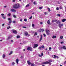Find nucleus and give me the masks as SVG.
<instances>
[{
	"instance_id": "f257e3e1",
	"label": "nucleus",
	"mask_w": 66,
	"mask_h": 66,
	"mask_svg": "<svg viewBox=\"0 0 66 66\" xmlns=\"http://www.w3.org/2000/svg\"><path fill=\"white\" fill-rule=\"evenodd\" d=\"M19 7V4H18L15 5L13 7L14 9H18Z\"/></svg>"
},
{
	"instance_id": "f03ea898",
	"label": "nucleus",
	"mask_w": 66,
	"mask_h": 66,
	"mask_svg": "<svg viewBox=\"0 0 66 66\" xmlns=\"http://www.w3.org/2000/svg\"><path fill=\"white\" fill-rule=\"evenodd\" d=\"M62 49H63L64 50H66V47L65 46H62L61 47L59 48V49L60 50H61Z\"/></svg>"
},
{
	"instance_id": "7ed1b4c3",
	"label": "nucleus",
	"mask_w": 66,
	"mask_h": 66,
	"mask_svg": "<svg viewBox=\"0 0 66 66\" xmlns=\"http://www.w3.org/2000/svg\"><path fill=\"white\" fill-rule=\"evenodd\" d=\"M55 21H56V23H57V24H58V23H59V24L60 25H61V26H63V25H64V24H60V21H57L56 20Z\"/></svg>"
},
{
	"instance_id": "20e7f679",
	"label": "nucleus",
	"mask_w": 66,
	"mask_h": 66,
	"mask_svg": "<svg viewBox=\"0 0 66 66\" xmlns=\"http://www.w3.org/2000/svg\"><path fill=\"white\" fill-rule=\"evenodd\" d=\"M27 63L28 65H30V64H31V66H34V64L32 63H32L30 62V61H27Z\"/></svg>"
},
{
	"instance_id": "39448f33",
	"label": "nucleus",
	"mask_w": 66,
	"mask_h": 66,
	"mask_svg": "<svg viewBox=\"0 0 66 66\" xmlns=\"http://www.w3.org/2000/svg\"><path fill=\"white\" fill-rule=\"evenodd\" d=\"M27 50H30V51H32V48L30 47H28L27 48Z\"/></svg>"
},
{
	"instance_id": "423d86ee",
	"label": "nucleus",
	"mask_w": 66,
	"mask_h": 66,
	"mask_svg": "<svg viewBox=\"0 0 66 66\" xmlns=\"http://www.w3.org/2000/svg\"><path fill=\"white\" fill-rule=\"evenodd\" d=\"M51 64V63L50 62H49L48 61H46L45 62H43L42 63V64Z\"/></svg>"
},
{
	"instance_id": "0eeeda50",
	"label": "nucleus",
	"mask_w": 66,
	"mask_h": 66,
	"mask_svg": "<svg viewBox=\"0 0 66 66\" xmlns=\"http://www.w3.org/2000/svg\"><path fill=\"white\" fill-rule=\"evenodd\" d=\"M46 31L47 35H49L50 34V33H49L50 31L49 30H46Z\"/></svg>"
},
{
	"instance_id": "6e6552de",
	"label": "nucleus",
	"mask_w": 66,
	"mask_h": 66,
	"mask_svg": "<svg viewBox=\"0 0 66 66\" xmlns=\"http://www.w3.org/2000/svg\"><path fill=\"white\" fill-rule=\"evenodd\" d=\"M12 32L13 33H14L15 34H17V32L15 30H12Z\"/></svg>"
},
{
	"instance_id": "1a4fd4ad",
	"label": "nucleus",
	"mask_w": 66,
	"mask_h": 66,
	"mask_svg": "<svg viewBox=\"0 0 66 66\" xmlns=\"http://www.w3.org/2000/svg\"><path fill=\"white\" fill-rule=\"evenodd\" d=\"M34 46L33 47V48L35 49V48H36L37 47H38V44H34Z\"/></svg>"
},
{
	"instance_id": "9d476101",
	"label": "nucleus",
	"mask_w": 66,
	"mask_h": 66,
	"mask_svg": "<svg viewBox=\"0 0 66 66\" xmlns=\"http://www.w3.org/2000/svg\"><path fill=\"white\" fill-rule=\"evenodd\" d=\"M52 56L53 57H54V58H57V59H58L59 58L58 56H55L54 55H53Z\"/></svg>"
},
{
	"instance_id": "9b49d317",
	"label": "nucleus",
	"mask_w": 66,
	"mask_h": 66,
	"mask_svg": "<svg viewBox=\"0 0 66 66\" xmlns=\"http://www.w3.org/2000/svg\"><path fill=\"white\" fill-rule=\"evenodd\" d=\"M11 11L12 12H16V10H15L11 9Z\"/></svg>"
},
{
	"instance_id": "f8f14e48",
	"label": "nucleus",
	"mask_w": 66,
	"mask_h": 66,
	"mask_svg": "<svg viewBox=\"0 0 66 66\" xmlns=\"http://www.w3.org/2000/svg\"><path fill=\"white\" fill-rule=\"evenodd\" d=\"M42 39H43V36L42 35H41L40 36V38L39 41V42H41V40H42Z\"/></svg>"
},
{
	"instance_id": "ddd939ff",
	"label": "nucleus",
	"mask_w": 66,
	"mask_h": 66,
	"mask_svg": "<svg viewBox=\"0 0 66 66\" xmlns=\"http://www.w3.org/2000/svg\"><path fill=\"white\" fill-rule=\"evenodd\" d=\"M43 54H43V53H42L41 55H39L38 56H39L40 57H41L43 56Z\"/></svg>"
},
{
	"instance_id": "4468645a",
	"label": "nucleus",
	"mask_w": 66,
	"mask_h": 66,
	"mask_svg": "<svg viewBox=\"0 0 66 66\" xmlns=\"http://www.w3.org/2000/svg\"><path fill=\"white\" fill-rule=\"evenodd\" d=\"M25 35L27 36V35H28V36H30V35H29L28 34V33L27 32H26L25 33Z\"/></svg>"
},
{
	"instance_id": "2eb2a0df",
	"label": "nucleus",
	"mask_w": 66,
	"mask_h": 66,
	"mask_svg": "<svg viewBox=\"0 0 66 66\" xmlns=\"http://www.w3.org/2000/svg\"><path fill=\"white\" fill-rule=\"evenodd\" d=\"M18 62H19V60L18 59H17L16 60V62L17 64H18Z\"/></svg>"
},
{
	"instance_id": "dca6fc26",
	"label": "nucleus",
	"mask_w": 66,
	"mask_h": 66,
	"mask_svg": "<svg viewBox=\"0 0 66 66\" xmlns=\"http://www.w3.org/2000/svg\"><path fill=\"white\" fill-rule=\"evenodd\" d=\"M62 21V22H65L66 21V19H63Z\"/></svg>"
},
{
	"instance_id": "f3484780",
	"label": "nucleus",
	"mask_w": 66,
	"mask_h": 66,
	"mask_svg": "<svg viewBox=\"0 0 66 66\" xmlns=\"http://www.w3.org/2000/svg\"><path fill=\"white\" fill-rule=\"evenodd\" d=\"M56 36L54 35L52 37V38H56Z\"/></svg>"
},
{
	"instance_id": "a211bd4d",
	"label": "nucleus",
	"mask_w": 66,
	"mask_h": 66,
	"mask_svg": "<svg viewBox=\"0 0 66 66\" xmlns=\"http://www.w3.org/2000/svg\"><path fill=\"white\" fill-rule=\"evenodd\" d=\"M11 37H12V36H10V37H9L7 39V40H9V39L10 38H11Z\"/></svg>"
},
{
	"instance_id": "6ab92c4d",
	"label": "nucleus",
	"mask_w": 66,
	"mask_h": 66,
	"mask_svg": "<svg viewBox=\"0 0 66 66\" xmlns=\"http://www.w3.org/2000/svg\"><path fill=\"white\" fill-rule=\"evenodd\" d=\"M7 15L8 16H9H9H11V14L10 13H9L8 14H7Z\"/></svg>"
},
{
	"instance_id": "aec40b11",
	"label": "nucleus",
	"mask_w": 66,
	"mask_h": 66,
	"mask_svg": "<svg viewBox=\"0 0 66 66\" xmlns=\"http://www.w3.org/2000/svg\"><path fill=\"white\" fill-rule=\"evenodd\" d=\"M34 4H35V5H36L37 4V3H36V2H34Z\"/></svg>"
},
{
	"instance_id": "412c9836",
	"label": "nucleus",
	"mask_w": 66,
	"mask_h": 66,
	"mask_svg": "<svg viewBox=\"0 0 66 66\" xmlns=\"http://www.w3.org/2000/svg\"><path fill=\"white\" fill-rule=\"evenodd\" d=\"M47 23L48 24H50V21H49V20H48V21H47Z\"/></svg>"
},
{
	"instance_id": "4be33fe9",
	"label": "nucleus",
	"mask_w": 66,
	"mask_h": 66,
	"mask_svg": "<svg viewBox=\"0 0 66 66\" xmlns=\"http://www.w3.org/2000/svg\"><path fill=\"white\" fill-rule=\"evenodd\" d=\"M42 9H43V7H40L39 8V10H42Z\"/></svg>"
},
{
	"instance_id": "5701e85b",
	"label": "nucleus",
	"mask_w": 66,
	"mask_h": 66,
	"mask_svg": "<svg viewBox=\"0 0 66 66\" xmlns=\"http://www.w3.org/2000/svg\"><path fill=\"white\" fill-rule=\"evenodd\" d=\"M44 14L45 15H48V13H47V12H45L44 13Z\"/></svg>"
},
{
	"instance_id": "b1692460",
	"label": "nucleus",
	"mask_w": 66,
	"mask_h": 66,
	"mask_svg": "<svg viewBox=\"0 0 66 66\" xmlns=\"http://www.w3.org/2000/svg\"><path fill=\"white\" fill-rule=\"evenodd\" d=\"M48 9V12H50V11H51V10H50V9L49 8H47Z\"/></svg>"
},
{
	"instance_id": "393cba45",
	"label": "nucleus",
	"mask_w": 66,
	"mask_h": 66,
	"mask_svg": "<svg viewBox=\"0 0 66 66\" xmlns=\"http://www.w3.org/2000/svg\"><path fill=\"white\" fill-rule=\"evenodd\" d=\"M63 36H60V39H63Z\"/></svg>"
},
{
	"instance_id": "a878e982",
	"label": "nucleus",
	"mask_w": 66,
	"mask_h": 66,
	"mask_svg": "<svg viewBox=\"0 0 66 66\" xmlns=\"http://www.w3.org/2000/svg\"><path fill=\"white\" fill-rule=\"evenodd\" d=\"M12 53H13V51H11L10 53L9 54V55H11V54Z\"/></svg>"
},
{
	"instance_id": "bb28decb",
	"label": "nucleus",
	"mask_w": 66,
	"mask_h": 66,
	"mask_svg": "<svg viewBox=\"0 0 66 66\" xmlns=\"http://www.w3.org/2000/svg\"><path fill=\"white\" fill-rule=\"evenodd\" d=\"M2 18H3V19H5L6 18L5 17L3 16H2Z\"/></svg>"
},
{
	"instance_id": "cd10ccee",
	"label": "nucleus",
	"mask_w": 66,
	"mask_h": 66,
	"mask_svg": "<svg viewBox=\"0 0 66 66\" xmlns=\"http://www.w3.org/2000/svg\"><path fill=\"white\" fill-rule=\"evenodd\" d=\"M5 55L3 54V58H4L5 57Z\"/></svg>"
},
{
	"instance_id": "c85d7f7f",
	"label": "nucleus",
	"mask_w": 66,
	"mask_h": 66,
	"mask_svg": "<svg viewBox=\"0 0 66 66\" xmlns=\"http://www.w3.org/2000/svg\"><path fill=\"white\" fill-rule=\"evenodd\" d=\"M30 6V5L29 4H28L26 6V7H28V6Z\"/></svg>"
},
{
	"instance_id": "c756f323",
	"label": "nucleus",
	"mask_w": 66,
	"mask_h": 66,
	"mask_svg": "<svg viewBox=\"0 0 66 66\" xmlns=\"http://www.w3.org/2000/svg\"><path fill=\"white\" fill-rule=\"evenodd\" d=\"M12 22V20H11L10 21H9V23H11Z\"/></svg>"
},
{
	"instance_id": "7c9ffc66",
	"label": "nucleus",
	"mask_w": 66,
	"mask_h": 66,
	"mask_svg": "<svg viewBox=\"0 0 66 66\" xmlns=\"http://www.w3.org/2000/svg\"><path fill=\"white\" fill-rule=\"evenodd\" d=\"M13 16L14 18H16V15H13Z\"/></svg>"
},
{
	"instance_id": "2f4dec72",
	"label": "nucleus",
	"mask_w": 66,
	"mask_h": 66,
	"mask_svg": "<svg viewBox=\"0 0 66 66\" xmlns=\"http://www.w3.org/2000/svg\"><path fill=\"white\" fill-rule=\"evenodd\" d=\"M8 20H11V18H8L7 19Z\"/></svg>"
},
{
	"instance_id": "473e14b6",
	"label": "nucleus",
	"mask_w": 66,
	"mask_h": 66,
	"mask_svg": "<svg viewBox=\"0 0 66 66\" xmlns=\"http://www.w3.org/2000/svg\"><path fill=\"white\" fill-rule=\"evenodd\" d=\"M41 30L42 32H44V29H42Z\"/></svg>"
},
{
	"instance_id": "72a5a7b5",
	"label": "nucleus",
	"mask_w": 66,
	"mask_h": 66,
	"mask_svg": "<svg viewBox=\"0 0 66 66\" xmlns=\"http://www.w3.org/2000/svg\"><path fill=\"white\" fill-rule=\"evenodd\" d=\"M15 64V63L14 62H12V65H14Z\"/></svg>"
},
{
	"instance_id": "f704fd0d",
	"label": "nucleus",
	"mask_w": 66,
	"mask_h": 66,
	"mask_svg": "<svg viewBox=\"0 0 66 66\" xmlns=\"http://www.w3.org/2000/svg\"><path fill=\"white\" fill-rule=\"evenodd\" d=\"M37 32L35 33V35H37Z\"/></svg>"
},
{
	"instance_id": "c9c22d12",
	"label": "nucleus",
	"mask_w": 66,
	"mask_h": 66,
	"mask_svg": "<svg viewBox=\"0 0 66 66\" xmlns=\"http://www.w3.org/2000/svg\"><path fill=\"white\" fill-rule=\"evenodd\" d=\"M19 37H20V36H17V38H19Z\"/></svg>"
},
{
	"instance_id": "e433bc0d",
	"label": "nucleus",
	"mask_w": 66,
	"mask_h": 66,
	"mask_svg": "<svg viewBox=\"0 0 66 66\" xmlns=\"http://www.w3.org/2000/svg\"><path fill=\"white\" fill-rule=\"evenodd\" d=\"M44 45H42L41 46V47L42 48H44Z\"/></svg>"
},
{
	"instance_id": "4c0bfd02",
	"label": "nucleus",
	"mask_w": 66,
	"mask_h": 66,
	"mask_svg": "<svg viewBox=\"0 0 66 66\" xmlns=\"http://www.w3.org/2000/svg\"><path fill=\"white\" fill-rule=\"evenodd\" d=\"M11 28V27L10 26H9L8 27H7V29H9V28Z\"/></svg>"
},
{
	"instance_id": "58836bf2",
	"label": "nucleus",
	"mask_w": 66,
	"mask_h": 66,
	"mask_svg": "<svg viewBox=\"0 0 66 66\" xmlns=\"http://www.w3.org/2000/svg\"><path fill=\"white\" fill-rule=\"evenodd\" d=\"M56 10H59V7H57L56 8Z\"/></svg>"
},
{
	"instance_id": "ea45409f",
	"label": "nucleus",
	"mask_w": 66,
	"mask_h": 66,
	"mask_svg": "<svg viewBox=\"0 0 66 66\" xmlns=\"http://www.w3.org/2000/svg\"><path fill=\"white\" fill-rule=\"evenodd\" d=\"M24 21H27V19H24Z\"/></svg>"
},
{
	"instance_id": "a19ab883",
	"label": "nucleus",
	"mask_w": 66,
	"mask_h": 66,
	"mask_svg": "<svg viewBox=\"0 0 66 66\" xmlns=\"http://www.w3.org/2000/svg\"><path fill=\"white\" fill-rule=\"evenodd\" d=\"M57 16H59V17H60V14H57Z\"/></svg>"
},
{
	"instance_id": "79ce46f5",
	"label": "nucleus",
	"mask_w": 66,
	"mask_h": 66,
	"mask_svg": "<svg viewBox=\"0 0 66 66\" xmlns=\"http://www.w3.org/2000/svg\"><path fill=\"white\" fill-rule=\"evenodd\" d=\"M15 22H16L15 21H13V23H15Z\"/></svg>"
},
{
	"instance_id": "37998d69",
	"label": "nucleus",
	"mask_w": 66,
	"mask_h": 66,
	"mask_svg": "<svg viewBox=\"0 0 66 66\" xmlns=\"http://www.w3.org/2000/svg\"><path fill=\"white\" fill-rule=\"evenodd\" d=\"M1 15L2 16H4V14H1Z\"/></svg>"
},
{
	"instance_id": "c03bdc74",
	"label": "nucleus",
	"mask_w": 66,
	"mask_h": 66,
	"mask_svg": "<svg viewBox=\"0 0 66 66\" xmlns=\"http://www.w3.org/2000/svg\"><path fill=\"white\" fill-rule=\"evenodd\" d=\"M32 18V16H31L29 18V19H31Z\"/></svg>"
},
{
	"instance_id": "a18cd8bd",
	"label": "nucleus",
	"mask_w": 66,
	"mask_h": 66,
	"mask_svg": "<svg viewBox=\"0 0 66 66\" xmlns=\"http://www.w3.org/2000/svg\"><path fill=\"white\" fill-rule=\"evenodd\" d=\"M42 48V47H40L39 48V49L40 50H41V49Z\"/></svg>"
},
{
	"instance_id": "49530a36",
	"label": "nucleus",
	"mask_w": 66,
	"mask_h": 66,
	"mask_svg": "<svg viewBox=\"0 0 66 66\" xmlns=\"http://www.w3.org/2000/svg\"><path fill=\"white\" fill-rule=\"evenodd\" d=\"M4 24H2V27H4Z\"/></svg>"
},
{
	"instance_id": "de8ad7c7",
	"label": "nucleus",
	"mask_w": 66,
	"mask_h": 66,
	"mask_svg": "<svg viewBox=\"0 0 66 66\" xmlns=\"http://www.w3.org/2000/svg\"><path fill=\"white\" fill-rule=\"evenodd\" d=\"M51 47H50L49 48V50H51Z\"/></svg>"
},
{
	"instance_id": "09e8293b",
	"label": "nucleus",
	"mask_w": 66,
	"mask_h": 66,
	"mask_svg": "<svg viewBox=\"0 0 66 66\" xmlns=\"http://www.w3.org/2000/svg\"><path fill=\"white\" fill-rule=\"evenodd\" d=\"M22 28H26V27H23Z\"/></svg>"
},
{
	"instance_id": "8fccbe9b",
	"label": "nucleus",
	"mask_w": 66,
	"mask_h": 66,
	"mask_svg": "<svg viewBox=\"0 0 66 66\" xmlns=\"http://www.w3.org/2000/svg\"><path fill=\"white\" fill-rule=\"evenodd\" d=\"M40 24H43V22H41L40 23Z\"/></svg>"
},
{
	"instance_id": "3c124183",
	"label": "nucleus",
	"mask_w": 66,
	"mask_h": 66,
	"mask_svg": "<svg viewBox=\"0 0 66 66\" xmlns=\"http://www.w3.org/2000/svg\"><path fill=\"white\" fill-rule=\"evenodd\" d=\"M44 37H45V36H46V34H44Z\"/></svg>"
},
{
	"instance_id": "603ef678",
	"label": "nucleus",
	"mask_w": 66,
	"mask_h": 66,
	"mask_svg": "<svg viewBox=\"0 0 66 66\" xmlns=\"http://www.w3.org/2000/svg\"><path fill=\"white\" fill-rule=\"evenodd\" d=\"M13 2H15V0H13Z\"/></svg>"
},
{
	"instance_id": "864d4df0",
	"label": "nucleus",
	"mask_w": 66,
	"mask_h": 66,
	"mask_svg": "<svg viewBox=\"0 0 66 66\" xmlns=\"http://www.w3.org/2000/svg\"><path fill=\"white\" fill-rule=\"evenodd\" d=\"M49 62H52V61H51V60H49Z\"/></svg>"
},
{
	"instance_id": "5fc2aeb1",
	"label": "nucleus",
	"mask_w": 66,
	"mask_h": 66,
	"mask_svg": "<svg viewBox=\"0 0 66 66\" xmlns=\"http://www.w3.org/2000/svg\"><path fill=\"white\" fill-rule=\"evenodd\" d=\"M34 24H32V27H34Z\"/></svg>"
},
{
	"instance_id": "6e6d98bb",
	"label": "nucleus",
	"mask_w": 66,
	"mask_h": 66,
	"mask_svg": "<svg viewBox=\"0 0 66 66\" xmlns=\"http://www.w3.org/2000/svg\"><path fill=\"white\" fill-rule=\"evenodd\" d=\"M60 9H62V7L61 6L60 7Z\"/></svg>"
},
{
	"instance_id": "4d7b16f0",
	"label": "nucleus",
	"mask_w": 66,
	"mask_h": 66,
	"mask_svg": "<svg viewBox=\"0 0 66 66\" xmlns=\"http://www.w3.org/2000/svg\"><path fill=\"white\" fill-rule=\"evenodd\" d=\"M61 25H59V27H60V28H61Z\"/></svg>"
},
{
	"instance_id": "13d9d810",
	"label": "nucleus",
	"mask_w": 66,
	"mask_h": 66,
	"mask_svg": "<svg viewBox=\"0 0 66 66\" xmlns=\"http://www.w3.org/2000/svg\"><path fill=\"white\" fill-rule=\"evenodd\" d=\"M6 6H4V7H5H5H6Z\"/></svg>"
},
{
	"instance_id": "bf43d9fd",
	"label": "nucleus",
	"mask_w": 66,
	"mask_h": 66,
	"mask_svg": "<svg viewBox=\"0 0 66 66\" xmlns=\"http://www.w3.org/2000/svg\"><path fill=\"white\" fill-rule=\"evenodd\" d=\"M23 57H22V56H21V57L20 58H21V59H22Z\"/></svg>"
},
{
	"instance_id": "052dcab7",
	"label": "nucleus",
	"mask_w": 66,
	"mask_h": 66,
	"mask_svg": "<svg viewBox=\"0 0 66 66\" xmlns=\"http://www.w3.org/2000/svg\"><path fill=\"white\" fill-rule=\"evenodd\" d=\"M22 21V19H21L20 20V21Z\"/></svg>"
},
{
	"instance_id": "680f3d73",
	"label": "nucleus",
	"mask_w": 66,
	"mask_h": 66,
	"mask_svg": "<svg viewBox=\"0 0 66 66\" xmlns=\"http://www.w3.org/2000/svg\"><path fill=\"white\" fill-rule=\"evenodd\" d=\"M25 50H26V49H24L23 50V51H25Z\"/></svg>"
},
{
	"instance_id": "e2e57ef3",
	"label": "nucleus",
	"mask_w": 66,
	"mask_h": 66,
	"mask_svg": "<svg viewBox=\"0 0 66 66\" xmlns=\"http://www.w3.org/2000/svg\"><path fill=\"white\" fill-rule=\"evenodd\" d=\"M61 44H63V42H61Z\"/></svg>"
},
{
	"instance_id": "0e129e2a",
	"label": "nucleus",
	"mask_w": 66,
	"mask_h": 66,
	"mask_svg": "<svg viewBox=\"0 0 66 66\" xmlns=\"http://www.w3.org/2000/svg\"><path fill=\"white\" fill-rule=\"evenodd\" d=\"M11 42H13V40H11Z\"/></svg>"
},
{
	"instance_id": "69168bd1",
	"label": "nucleus",
	"mask_w": 66,
	"mask_h": 66,
	"mask_svg": "<svg viewBox=\"0 0 66 66\" xmlns=\"http://www.w3.org/2000/svg\"><path fill=\"white\" fill-rule=\"evenodd\" d=\"M37 37H38V38H39V36H37Z\"/></svg>"
},
{
	"instance_id": "338daca9",
	"label": "nucleus",
	"mask_w": 66,
	"mask_h": 66,
	"mask_svg": "<svg viewBox=\"0 0 66 66\" xmlns=\"http://www.w3.org/2000/svg\"><path fill=\"white\" fill-rule=\"evenodd\" d=\"M34 12H33V13H32V14H34Z\"/></svg>"
},
{
	"instance_id": "774afa93",
	"label": "nucleus",
	"mask_w": 66,
	"mask_h": 66,
	"mask_svg": "<svg viewBox=\"0 0 66 66\" xmlns=\"http://www.w3.org/2000/svg\"><path fill=\"white\" fill-rule=\"evenodd\" d=\"M45 50H47V48H46Z\"/></svg>"
}]
</instances>
